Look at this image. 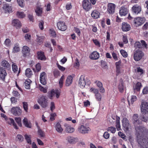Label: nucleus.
<instances>
[{
	"label": "nucleus",
	"mask_w": 148,
	"mask_h": 148,
	"mask_svg": "<svg viewBox=\"0 0 148 148\" xmlns=\"http://www.w3.org/2000/svg\"><path fill=\"white\" fill-rule=\"evenodd\" d=\"M136 135L138 138L143 136L147 138L148 140L139 139L138 143L140 148H148V130L142 126H138L136 127Z\"/></svg>",
	"instance_id": "obj_1"
},
{
	"label": "nucleus",
	"mask_w": 148,
	"mask_h": 148,
	"mask_svg": "<svg viewBox=\"0 0 148 148\" xmlns=\"http://www.w3.org/2000/svg\"><path fill=\"white\" fill-rule=\"evenodd\" d=\"M90 130V128L88 125L86 124L80 125L77 129L78 132L82 134H87Z\"/></svg>",
	"instance_id": "obj_2"
},
{
	"label": "nucleus",
	"mask_w": 148,
	"mask_h": 148,
	"mask_svg": "<svg viewBox=\"0 0 148 148\" xmlns=\"http://www.w3.org/2000/svg\"><path fill=\"white\" fill-rule=\"evenodd\" d=\"M122 123L123 130L125 132H128L131 127L128 120L126 118H124L122 121Z\"/></svg>",
	"instance_id": "obj_3"
},
{
	"label": "nucleus",
	"mask_w": 148,
	"mask_h": 148,
	"mask_svg": "<svg viewBox=\"0 0 148 148\" xmlns=\"http://www.w3.org/2000/svg\"><path fill=\"white\" fill-rule=\"evenodd\" d=\"M48 100L46 96L42 95L38 99V102L43 108H45L48 106Z\"/></svg>",
	"instance_id": "obj_4"
},
{
	"label": "nucleus",
	"mask_w": 148,
	"mask_h": 148,
	"mask_svg": "<svg viewBox=\"0 0 148 148\" xmlns=\"http://www.w3.org/2000/svg\"><path fill=\"white\" fill-rule=\"evenodd\" d=\"M144 56V53L141 50H137L134 52V58L136 61L140 60Z\"/></svg>",
	"instance_id": "obj_5"
},
{
	"label": "nucleus",
	"mask_w": 148,
	"mask_h": 148,
	"mask_svg": "<svg viewBox=\"0 0 148 148\" xmlns=\"http://www.w3.org/2000/svg\"><path fill=\"white\" fill-rule=\"evenodd\" d=\"M145 21V18L143 17H138L135 18L133 20L134 25L136 27H138L143 24Z\"/></svg>",
	"instance_id": "obj_6"
},
{
	"label": "nucleus",
	"mask_w": 148,
	"mask_h": 148,
	"mask_svg": "<svg viewBox=\"0 0 148 148\" xmlns=\"http://www.w3.org/2000/svg\"><path fill=\"white\" fill-rule=\"evenodd\" d=\"M60 92V89L52 90L50 92H48V97L50 99H52L53 97L56 95V97L58 98L59 97Z\"/></svg>",
	"instance_id": "obj_7"
},
{
	"label": "nucleus",
	"mask_w": 148,
	"mask_h": 148,
	"mask_svg": "<svg viewBox=\"0 0 148 148\" xmlns=\"http://www.w3.org/2000/svg\"><path fill=\"white\" fill-rule=\"evenodd\" d=\"M11 112L14 115L19 116L22 113V110L21 109L18 107H13L11 110Z\"/></svg>",
	"instance_id": "obj_8"
},
{
	"label": "nucleus",
	"mask_w": 148,
	"mask_h": 148,
	"mask_svg": "<svg viewBox=\"0 0 148 148\" xmlns=\"http://www.w3.org/2000/svg\"><path fill=\"white\" fill-rule=\"evenodd\" d=\"M141 111L142 114L148 112V103L144 101L142 102L141 105Z\"/></svg>",
	"instance_id": "obj_9"
},
{
	"label": "nucleus",
	"mask_w": 148,
	"mask_h": 148,
	"mask_svg": "<svg viewBox=\"0 0 148 148\" xmlns=\"http://www.w3.org/2000/svg\"><path fill=\"white\" fill-rule=\"evenodd\" d=\"M82 6L83 8L86 11H88L92 8L91 4L88 0H84L83 1Z\"/></svg>",
	"instance_id": "obj_10"
},
{
	"label": "nucleus",
	"mask_w": 148,
	"mask_h": 148,
	"mask_svg": "<svg viewBox=\"0 0 148 148\" xmlns=\"http://www.w3.org/2000/svg\"><path fill=\"white\" fill-rule=\"evenodd\" d=\"M4 12L5 13H10L12 12V7L10 4H5L3 7Z\"/></svg>",
	"instance_id": "obj_11"
},
{
	"label": "nucleus",
	"mask_w": 148,
	"mask_h": 148,
	"mask_svg": "<svg viewBox=\"0 0 148 148\" xmlns=\"http://www.w3.org/2000/svg\"><path fill=\"white\" fill-rule=\"evenodd\" d=\"M47 75L44 72L41 73L40 75V81L41 84L43 85L46 84Z\"/></svg>",
	"instance_id": "obj_12"
},
{
	"label": "nucleus",
	"mask_w": 148,
	"mask_h": 148,
	"mask_svg": "<svg viewBox=\"0 0 148 148\" xmlns=\"http://www.w3.org/2000/svg\"><path fill=\"white\" fill-rule=\"evenodd\" d=\"M57 27L60 30L62 31H64L67 29V26L63 21H60L57 23Z\"/></svg>",
	"instance_id": "obj_13"
},
{
	"label": "nucleus",
	"mask_w": 148,
	"mask_h": 148,
	"mask_svg": "<svg viewBox=\"0 0 148 148\" xmlns=\"http://www.w3.org/2000/svg\"><path fill=\"white\" fill-rule=\"evenodd\" d=\"M12 25L17 29L20 28L22 26L21 21L18 19H14L12 20Z\"/></svg>",
	"instance_id": "obj_14"
},
{
	"label": "nucleus",
	"mask_w": 148,
	"mask_h": 148,
	"mask_svg": "<svg viewBox=\"0 0 148 148\" xmlns=\"http://www.w3.org/2000/svg\"><path fill=\"white\" fill-rule=\"evenodd\" d=\"M115 5L112 3H109L108 5L107 12L110 14H113L114 12Z\"/></svg>",
	"instance_id": "obj_15"
},
{
	"label": "nucleus",
	"mask_w": 148,
	"mask_h": 148,
	"mask_svg": "<svg viewBox=\"0 0 148 148\" xmlns=\"http://www.w3.org/2000/svg\"><path fill=\"white\" fill-rule=\"evenodd\" d=\"M79 84L80 87L83 88L86 85V81L84 79V76L81 75L79 80Z\"/></svg>",
	"instance_id": "obj_16"
},
{
	"label": "nucleus",
	"mask_w": 148,
	"mask_h": 148,
	"mask_svg": "<svg viewBox=\"0 0 148 148\" xmlns=\"http://www.w3.org/2000/svg\"><path fill=\"white\" fill-rule=\"evenodd\" d=\"M7 75V73L5 69L3 67L0 68V78L3 80L5 79V76Z\"/></svg>",
	"instance_id": "obj_17"
},
{
	"label": "nucleus",
	"mask_w": 148,
	"mask_h": 148,
	"mask_svg": "<svg viewBox=\"0 0 148 148\" xmlns=\"http://www.w3.org/2000/svg\"><path fill=\"white\" fill-rule=\"evenodd\" d=\"M30 50L29 48L26 46H25L23 47L22 53L23 56L24 57L29 56V53Z\"/></svg>",
	"instance_id": "obj_18"
},
{
	"label": "nucleus",
	"mask_w": 148,
	"mask_h": 148,
	"mask_svg": "<svg viewBox=\"0 0 148 148\" xmlns=\"http://www.w3.org/2000/svg\"><path fill=\"white\" fill-rule=\"evenodd\" d=\"M132 121L134 124H140L141 123V119L138 118V114H134L133 116Z\"/></svg>",
	"instance_id": "obj_19"
},
{
	"label": "nucleus",
	"mask_w": 148,
	"mask_h": 148,
	"mask_svg": "<svg viewBox=\"0 0 148 148\" xmlns=\"http://www.w3.org/2000/svg\"><path fill=\"white\" fill-rule=\"evenodd\" d=\"M66 140L69 143L74 144L78 141V138L73 136H68L66 138Z\"/></svg>",
	"instance_id": "obj_20"
},
{
	"label": "nucleus",
	"mask_w": 148,
	"mask_h": 148,
	"mask_svg": "<svg viewBox=\"0 0 148 148\" xmlns=\"http://www.w3.org/2000/svg\"><path fill=\"white\" fill-rule=\"evenodd\" d=\"M66 132L67 133H71L73 132L75 130L74 128L71 125L65 124L64 125Z\"/></svg>",
	"instance_id": "obj_21"
},
{
	"label": "nucleus",
	"mask_w": 148,
	"mask_h": 148,
	"mask_svg": "<svg viewBox=\"0 0 148 148\" xmlns=\"http://www.w3.org/2000/svg\"><path fill=\"white\" fill-rule=\"evenodd\" d=\"M131 27L129 24L125 22H123L122 25V29L124 32H127L129 31Z\"/></svg>",
	"instance_id": "obj_22"
},
{
	"label": "nucleus",
	"mask_w": 148,
	"mask_h": 148,
	"mask_svg": "<svg viewBox=\"0 0 148 148\" xmlns=\"http://www.w3.org/2000/svg\"><path fill=\"white\" fill-rule=\"evenodd\" d=\"M128 12V9L124 6H122L120 9L119 14L121 16H125Z\"/></svg>",
	"instance_id": "obj_23"
},
{
	"label": "nucleus",
	"mask_w": 148,
	"mask_h": 148,
	"mask_svg": "<svg viewBox=\"0 0 148 148\" xmlns=\"http://www.w3.org/2000/svg\"><path fill=\"white\" fill-rule=\"evenodd\" d=\"M133 12L136 14H138L141 11V8L137 5H135L132 8Z\"/></svg>",
	"instance_id": "obj_24"
},
{
	"label": "nucleus",
	"mask_w": 148,
	"mask_h": 148,
	"mask_svg": "<svg viewBox=\"0 0 148 148\" xmlns=\"http://www.w3.org/2000/svg\"><path fill=\"white\" fill-rule=\"evenodd\" d=\"M99 57V53L97 51H93L90 56V58L92 60H97Z\"/></svg>",
	"instance_id": "obj_25"
},
{
	"label": "nucleus",
	"mask_w": 148,
	"mask_h": 148,
	"mask_svg": "<svg viewBox=\"0 0 148 148\" xmlns=\"http://www.w3.org/2000/svg\"><path fill=\"white\" fill-rule=\"evenodd\" d=\"M7 122L10 125H12L14 128L16 129H18V127L16 125L14 122V120L12 119L9 118L6 120Z\"/></svg>",
	"instance_id": "obj_26"
},
{
	"label": "nucleus",
	"mask_w": 148,
	"mask_h": 148,
	"mask_svg": "<svg viewBox=\"0 0 148 148\" xmlns=\"http://www.w3.org/2000/svg\"><path fill=\"white\" fill-rule=\"evenodd\" d=\"M23 123L25 126L27 127H31L32 124L30 121H29L26 118H25L23 120Z\"/></svg>",
	"instance_id": "obj_27"
},
{
	"label": "nucleus",
	"mask_w": 148,
	"mask_h": 148,
	"mask_svg": "<svg viewBox=\"0 0 148 148\" xmlns=\"http://www.w3.org/2000/svg\"><path fill=\"white\" fill-rule=\"evenodd\" d=\"M37 56L38 58L41 60H45L46 59L44 52L42 51L38 52L37 53Z\"/></svg>",
	"instance_id": "obj_28"
},
{
	"label": "nucleus",
	"mask_w": 148,
	"mask_h": 148,
	"mask_svg": "<svg viewBox=\"0 0 148 148\" xmlns=\"http://www.w3.org/2000/svg\"><path fill=\"white\" fill-rule=\"evenodd\" d=\"M55 127L56 131L59 133H62L63 131V129L59 123H57L55 125Z\"/></svg>",
	"instance_id": "obj_29"
},
{
	"label": "nucleus",
	"mask_w": 148,
	"mask_h": 148,
	"mask_svg": "<svg viewBox=\"0 0 148 148\" xmlns=\"http://www.w3.org/2000/svg\"><path fill=\"white\" fill-rule=\"evenodd\" d=\"M73 77L71 75L68 76L66 80L65 85L66 86H69L72 83Z\"/></svg>",
	"instance_id": "obj_30"
},
{
	"label": "nucleus",
	"mask_w": 148,
	"mask_h": 148,
	"mask_svg": "<svg viewBox=\"0 0 148 148\" xmlns=\"http://www.w3.org/2000/svg\"><path fill=\"white\" fill-rule=\"evenodd\" d=\"M91 15L92 17L96 19L99 17L100 13L97 10H95L93 11Z\"/></svg>",
	"instance_id": "obj_31"
},
{
	"label": "nucleus",
	"mask_w": 148,
	"mask_h": 148,
	"mask_svg": "<svg viewBox=\"0 0 148 148\" xmlns=\"http://www.w3.org/2000/svg\"><path fill=\"white\" fill-rule=\"evenodd\" d=\"M20 50V48L19 44L16 43L14 45V46L12 50V52L15 53L19 52Z\"/></svg>",
	"instance_id": "obj_32"
},
{
	"label": "nucleus",
	"mask_w": 148,
	"mask_h": 148,
	"mask_svg": "<svg viewBox=\"0 0 148 148\" xmlns=\"http://www.w3.org/2000/svg\"><path fill=\"white\" fill-rule=\"evenodd\" d=\"M31 81L29 79H27L26 80L24 83L25 88L26 89H29L30 88V84Z\"/></svg>",
	"instance_id": "obj_33"
},
{
	"label": "nucleus",
	"mask_w": 148,
	"mask_h": 148,
	"mask_svg": "<svg viewBox=\"0 0 148 148\" xmlns=\"http://www.w3.org/2000/svg\"><path fill=\"white\" fill-rule=\"evenodd\" d=\"M25 139L26 140L27 142L29 144H32L31 136L30 135H28L27 134H25L24 135Z\"/></svg>",
	"instance_id": "obj_34"
},
{
	"label": "nucleus",
	"mask_w": 148,
	"mask_h": 148,
	"mask_svg": "<svg viewBox=\"0 0 148 148\" xmlns=\"http://www.w3.org/2000/svg\"><path fill=\"white\" fill-rule=\"evenodd\" d=\"M25 74L27 77H30L32 75V72L30 69H27L25 70Z\"/></svg>",
	"instance_id": "obj_35"
},
{
	"label": "nucleus",
	"mask_w": 148,
	"mask_h": 148,
	"mask_svg": "<svg viewBox=\"0 0 148 148\" xmlns=\"http://www.w3.org/2000/svg\"><path fill=\"white\" fill-rule=\"evenodd\" d=\"M36 15L38 16H40L42 12V8L39 6H37L35 10Z\"/></svg>",
	"instance_id": "obj_36"
},
{
	"label": "nucleus",
	"mask_w": 148,
	"mask_h": 148,
	"mask_svg": "<svg viewBox=\"0 0 148 148\" xmlns=\"http://www.w3.org/2000/svg\"><path fill=\"white\" fill-rule=\"evenodd\" d=\"M142 117L140 118L142 121L146 122L148 120V112L145 113L144 114H142Z\"/></svg>",
	"instance_id": "obj_37"
},
{
	"label": "nucleus",
	"mask_w": 148,
	"mask_h": 148,
	"mask_svg": "<svg viewBox=\"0 0 148 148\" xmlns=\"http://www.w3.org/2000/svg\"><path fill=\"white\" fill-rule=\"evenodd\" d=\"M16 16L20 18H23L25 17V15L23 12H22L17 11L16 14Z\"/></svg>",
	"instance_id": "obj_38"
},
{
	"label": "nucleus",
	"mask_w": 148,
	"mask_h": 148,
	"mask_svg": "<svg viewBox=\"0 0 148 148\" xmlns=\"http://www.w3.org/2000/svg\"><path fill=\"white\" fill-rule=\"evenodd\" d=\"M136 99L137 98L136 96L134 95L132 96L130 101L129 100H128V102L129 106H130L131 104H132L134 101H136Z\"/></svg>",
	"instance_id": "obj_39"
},
{
	"label": "nucleus",
	"mask_w": 148,
	"mask_h": 148,
	"mask_svg": "<svg viewBox=\"0 0 148 148\" xmlns=\"http://www.w3.org/2000/svg\"><path fill=\"white\" fill-rule=\"evenodd\" d=\"M2 65L7 68H10V66L8 62L6 60H3L1 62Z\"/></svg>",
	"instance_id": "obj_40"
},
{
	"label": "nucleus",
	"mask_w": 148,
	"mask_h": 148,
	"mask_svg": "<svg viewBox=\"0 0 148 148\" xmlns=\"http://www.w3.org/2000/svg\"><path fill=\"white\" fill-rule=\"evenodd\" d=\"M37 36L36 41L40 45L43 42V40L44 37L43 36H38V35H37Z\"/></svg>",
	"instance_id": "obj_41"
},
{
	"label": "nucleus",
	"mask_w": 148,
	"mask_h": 148,
	"mask_svg": "<svg viewBox=\"0 0 148 148\" xmlns=\"http://www.w3.org/2000/svg\"><path fill=\"white\" fill-rule=\"evenodd\" d=\"M119 119L120 118L119 117H117L116 118V127L118 131L120 130L121 129V126L120 124Z\"/></svg>",
	"instance_id": "obj_42"
},
{
	"label": "nucleus",
	"mask_w": 148,
	"mask_h": 148,
	"mask_svg": "<svg viewBox=\"0 0 148 148\" xmlns=\"http://www.w3.org/2000/svg\"><path fill=\"white\" fill-rule=\"evenodd\" d=\"M142 86V85L140 82H137L134 88V89L136 90L137 91H139L140 90L141 87Z\"/></svg>",
	"instance_id": "obj_43"
},
{
	"label": "nucleus",
	"mask_w": 148,
	"mask_h": 148,
	"mask_svg": "<svg viewBox=\"0 0 148 148\" xmlns=\"http://www.w3.org/2000/svg\"><path fill=\"white\" fill-rule=\"evenodd\" d=\"M12 71L14 73H17L18 71V68L17 66L15 63H13L12 64Z\"/></svg>",
	"instance_id": "obj_44"
},
{
	"label": "nucleus",
	"mask_w": 148,
	"mask_h": 148,
	"mask_svg": "<svg viewBox=\"0 0 148 148\" xmlns=\"http://www.w3.org/2000/svg\"><path fill=\"white\" fill-rule=\"evenodd\" d=\"M16 139L17 141L22 142L24 140V138L23 136L20 134H18L16 137Z\"/></svg>",
	"instance_id": "obj_45"
},
{
	"label": "nucleus",
	"mask_w": 148,
	"mask_h": 148,
	"mask_svg": "<svg viewBox=\"0 0 148 148\" xmlns=\"http://www.w3.org/2000/svg\"><path fill=\"white\" fill-rule=\"evenodd\" d=\"M18 5L21 7H23L25 5L24 0H17Z\"/></svg>",
	"instance_id": "obj_46"
},
{
	"label": "nucleus",
	"mask_w": 148,
	"mask_h": 148,
	"mask_svg": "<svg viewBox=\"0 0 148 148\" xmlns=\"http://www.w3.org/2000/svg\"><path fill=\"white\" fill-rule=\"evenodd\" d=\"M64 76L63 75L60 79L59 81V84L60 85V87L61 88L63 86V81L64 79Z\"/></svg>",
	"instance_id": "obj_47"
},
{
	"label": "nucleus",
	"mask_w": 148,
	"mask_h": 148,
	"mask_svg": "<svg viewBox=\"0 0 148 148\" xmlns=\"http://www.w3.org/2000/svg\"><path fill=\"white\" fill-rule=\"evenodd\" d=\"M107 130L108 131L112 133H114L116 131V129L114 127H110L108 128Z\"/></svg>",
	"instance_id": "obj_48"
},
{
	"label": "nucleus",
	"mask_w": 148,
	"mask_h": 148,
	"mask_svg": "<svg viewBox=\"0 0 148 148\" xmlns=\"http://www.w3.org/2000/svg\"><path fill=\"white\" fill-rule=\"evenodd\" d=\"M119 90L121 92H122L125 89V87L123 85V83H120L119 86L118 87Z\"/></svg>",
	"instance_id": "obj_49"
},
{
	"label": "nucleus",
	"mask_w": 148,
	"mask_h": 148,
	"mask_svg": "<svg viewBox=\"0 0 148 148\" xmlns=\"http://www.w3.org/2000/svg\"><path fill=\"white\" fill-rule=\"evenodd\" d=\"M25 38L27 41L29 42L31 38V34L29 33L25 34Z\"/></svg>",
	"instance_id": "obj_50"
},
{
	"label": "nucleus",
	"mask_w": 148,
	"mask_h": 148,
	"mask_svg": "<svg viewBox=\"0 0 148 148\" xmlns=\"http://www.w3.org/2000/svg\"><path fill=\"white\" fill-rule=\"evenodd\" d=\"M118 134L120 137L124 140H126L127 137L123 132L120 131L118 132Z\"/></svg>",
	"instance_id": "obj_51"
},
{
	"label": "nucleus",
	"mask_w": 148,
	"mask_h": 148,
	"mask_svg": "<svg viewBox=\"0 0 148 148\" xmlns=\"http://www.w3.org/2000/svg\"><path fill=\"white\" fill-rule=\"evenodd\" d=\"M16 122L17 123L18 125L21 127L22 126V124L21 123V119L20 117H16L15 119Z\"/></svg>",
	"instance_id": "obj_52"
},
{
	"label": "nucleus",
	"mask_w": 148,
	"mask_h": 148,
	"mask_svg": "<svg viewBox=\"0 0 148 148\" xmlns=\"http://www.w3.org/2000/svg\"><path fill=\"white\" fill-rule=\"evenodd\" d=\"M23 108L25 111L27 112L28 110V104L27 102H23Z\"/></svg>",
	"instance_id": "obj_53"
},
{
	"label": "nucleus",
	"mask_w": 148,
	"mask_h": 148,
	"mask_svg": "<svg viewBox=\"0 0 148 148\" xmlns=\"http://www.w3.org/2000/svg\"><path fill=\"white\" fill-rule=\"evenodd\" d=\"M53 75L55 77L57 78L60 75V72L57 69H54L53 71Z\"/></svg>",
	"instance_id": "obj_54"
},
{
	"label": "nucleus",
	"mask_w": 148,
	"mask_h": 148,
	"mask_svg": "<svg viewBox=\"0 0 148 148\" xmlns=\"http://www.w3.org/2000/svg\"><path fill=\"white\" fill-rule=\"evenodd\" d=\"M142 45V44L141 42L140 43L139 42H136L135 43L134 46L136 49L138 48H140L141 47Z\"/></svg>",
	"instance_id": "obj_55"
},
{
	"label": "nucleus",
	"mask_w": 148,
	"mask_h": 148,
	"mask_svg": "<svg viewBox=\"0 0 148 148\" xmlns=\"http://www.w3.org/2000/svg\"><path fill=\"white\" fill-rule=\"evenodd\" d=\"M38 134L39 135L40 137H43L45 136V133L40 129L38 128Z\"/></svg>",
	"instance_id": "obj_56"
},
{
	"label": "nucleus",
	"mask_w": 148,
	"mask_h": 148,
	"mask_svg": "<svg viewBox=\"0 0 148 148\" xmlns=\"http://www.w3.org/2000/svg\"><path fill=\"white\" fill-rule=\"evenodd\" d=\"M120 53L124 57L126 58L127 56V54L126 52L123 50H120Z\"/></svg>",
	"instance_id": "obj_57"
},
{
	"label": "nucleus",
	"mask_w": 148,
	"mask_h": 148,
	"mask_svg": "<svg viewBox=\"0 0 148 148\" xmlns=\"http://www.w3.org/2000/svg\"><path fill=\"white\" fill-rule=\"evenodd\" d=\"M11 41L9 39H7L5 42V45L7 47L11 45Z\"/></svg>",
	"instance_id": "obj_58"
},
{
	"label": "nucleus",
	"mask_w": 148,
	"mask_h": 148,
	"mask_svg": "<svg viewBox=\"0 0 148 148\" xmlns=\"http://www.w3.org/2000/svg\"><path fill=\"white\" fill-rule=\"evenodd\" d=\"M49 33L51 36L55 37L56 36V34L55 32L53 29L50 30Z\"/></svg>",
	"instance_id": "obj_59"
},
{
	"label": "nucleus",
	"mask_w": 148,
	"mask_h": 148,
	"mask_svg": "<svg viewBox=\"0 0 148 148\" xmlns=\"http://www.w3.org/2000/svg\"><path fill=\"white\" fill-rule=\"evenodd\" d=\"M90 92H93L95 94H97L98 93H99L98 92V90L97 89H96L93 88H91L90 89Z\"/></svg>",
	"instance_id": "obj_60"
},
{
	"label": "nucleus",
	"mask_w": 148,
	"mask_h": 148,
	"mask_svg": "<svg viewBox=\"0 0 148 148\" xmlns=\"http://www.w3.org/2000/svg\"><path fill=\"white\" fill-rule=\"evenodd\" d=\"M55 103L53 102H51L50 103V109L53 112V110L55 109Z\"/></svg>",
	"instance_id": "obj_61"
},
{
	"label": "nucleus",
	"mask_w": 148,
	"mask_h": 148,
	"mask_svg": "<svg viewBox=\"0 0 148 148\" xmlns=\"http://www.w3.org/2000/svg\"><path fill=\"white\" fill-rule=\"evenodd\" d=\"M95 98L98 101L101 100V95L99 93H98L97 94L95 95Z\"/></svg>",
	"instance_id": "obj_62"
},
{
	"label": "nucleus",
	"mask_w": 148,
	"mask_h": 148,
	"mask_svg": "<svg viewBox=\"0 0 148 148\" xmlns=\"http://www.w3.org/2000/svg\"><path fill=\"white\" fill-rule=\"evenodd\" d=\"M95 83L99 88H100L102 86V84L101 82L99 81H95Z\"/></svg>",
	"instance_id": "obj_63"
},
{
	"label": "nucleus",
	"mask_w": 148,
	"mask_h": 148,
	"mask_svg": "<svg viewBox=\"0 0 148 148\" xmlns=\"http://www.w3.org/2000/svg\"><path fill=\"white\" fill-rule=\"evenodd\" d=\"M103 136L105 138L108 139L110 137V134L108 132H106L104 133Z\"/></svg>",
	"instance_id": "obj_64"
}]
</instances>
